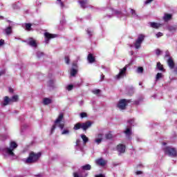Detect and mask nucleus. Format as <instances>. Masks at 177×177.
<instances>
[{
  "label": "nucleus",
  "mask_w": 177,
  "mask_h": 177,
  "mask_svg": "<svg viewBox=\"0 0 177 177\" xmlns=\"http://www.w3.org/2000/svg\"><path fill=\"white\" fill-rule=\"evenodd\" d=\"M70 133V131L67 129H65L62 131V135H68Z\"/></svg>",
  "instance_id": "nucleus-42"
},
{
  "label": "nucleus",
  "mask_w": 177,
  "mask_h": 177,
  "mask_svg": "<svg viewBox=\"0 0 177 177\" xmlns=\"http://www.w3.org/2000/svg\"><path fill=\"white\" fill-rule=\"evenodd\" d=\"M81 138L85 145V143H88V142H89V138H88V137H86V136H85V134H82L81 135Z\"/></svg>",
  "instance_id": "nucleus-21"
},
{
  "label": "nucleus",
  "mask_w": 177,
  "mask_h": 177,
  "mask_svg": "<svg viewBox=\"0 0 177 177\" xmlns=\"http://www.w3.org/2000/svg\"><path fill=\"white\" fill-rule=\"evenodd\" d=\"M156 54L158 56H160V55H161V50H160V49L156 50Z\"/></svg>",
  "instance_id": "nucleus-44"
},
{
  "label": "nucleus",
  "mask_w": 177,
  "mask_h": 177,
  "mask_svg": "<svg viewBox=\"0 0 177 177\" xmlns=\"http://www.w3.org/2000/svg\"><path fill=\"white\" fill-rule=\"evenodd\" d=\"M92 127V122L87 121L86 122L80 123L77 122L75 124L73 129L75 131H78V129H83V131H86V129Z\"/></svg>",
  "instance_id": "nucleus-3"
},
{
  "label": "nucleus",
  "mask_w": 177,
  "mask_h": 177,
  "mask_svg": "<svg viewBox=\"0 0 177 177\" xmlns=\"http://www.w3.org/2000/svg\"><path fill=\"white\" fill-rule=\"evenodd\" d=\"M28 44L30 46H32V48H37V41H35V40L32 39V38H30Z\"/></svg>",
  "instance_id": "nucleus-15"
},
{
  "label": "nucleus",
  "mask_w": 177,
  "mask_h": 177,
  "mask_svg": "<svg viewBox=\"0 0 177 177\" xmlns=\"http://www.w3.org/2000/svg\"><path fill=\"white\" fill-rule=\"evenodd\" d=\"M131 13L133 17L138 19V14H136V11L135 10L131 9Z\"/></svg>",
  "instance_id": "nucleus-26"
},
{
  "label": "nucleus",
  "mask_w": 177,
  "mask_h": 177,
  "mask_svg": "<svg viewBox=\"0 0 177 177\" xmlns=\"http://www.w3.org/2000/svg\"><path fill=\"white\" fill-rule=\"evenodd\" d=\"M16 149H17V143L15 141H12L10 142L9 147L1 149L0 151L5 158H8V157L16 158V156L15 155V150H16Z\"/></svg>",
  "instance_id": "nucleus-1"
},
{
  "label": "nucleus",
  "mask_w": 177,
  "mask_h": 177,
  "mask_svg": "<svg viewBox=\"0 0 177 177\" xmlns=\"http://www.w3.org/2000/svg\"><path fill=\"white\" fill-rule=\"evenodd\" d=\"M157 68H158V70H160V71H164V66H162V65L161 64V63L158 62L157 63Z\"/></svg>",
  "instance_id": "nucleus-29"
},
{
  "label": "nucleus",
  "mask_w": 177,
  "mask_h": 177,
  "mask_svg": "<svg viewBox=\"0 0 177 177\" xmlns=\"http://www.w3.org/2000/svg\"><path fill=\"white\" fill-rule=\"evenodd\" d=\"M41 157V152L35 153L34 151H31L29 153V156L24 160L26 164H32L34 162H37L39 158Z\"/></svg>",
  "instance_id": "nucleus-2"
},
{
  "label": "nucleus",
  "mask_w": 177,
  "mask_h": 177,
  "mask_svg": "<svg viewBox=\"0 0 177 177\" xmlns=\"http://www.w3.org/2000/svg\"><path fill=\"white\" fill-rule=\"evenodd\" d=\"M65 62L66 64H70V57L68 56L65 57Z\"/></svg>",
  "instance_id": "nucleus-36"
},
{
  "label": "nucleus",
  "mask_w": 177,
  "mask_h": 177,
  "mask_svg": "<svg viewBox=\"0 0 177 177\" xmlns=\"http://www.w3.org/2000/svg\"><path fill=\"white\" fill-rule=\"evenodd\" d=\"M31 24H26L25 30H26V31H31Z\"/></svg>",
  "instance_id": "nucleus-28"
},
{
  "label": "nucleus",
  "mask_w": 177,
  "mask_h": 177,
  "mask_svg": "<svg viewBox=\"0 0 177 177\" xmlns=\"http://www.w3.org/2000/svg\"><path fill=\"white\" fill-rule=\"evenodd\" d=\"M145 41V35H138V39L136 40L135 43V48L136 49H139L140 48V45H142V43Z\"/></svg>",
  "instance_id": "nucleus-7"
},
{
  "label": "nucleus",
  "mask_w": 177,
  "mask_h": 177,
  "mask_svg": "<svg viewBox=\"0 0 177 177\" xmlns=\"http://www.w3.org/2000/svg\"><path fill=\"white\" fill-rule=\"evenodd\" d=\"M53 84H55V80H50V81H48L49 86H53Z\"/></svg>",
  "instance_id": "nucleus-38"
},
{
  "label": "nucleus",
  "mask_w": 177,
  "mask_h": 177,
  "mask_svg": "<svg viewBox=\"0 0 177 177\" xmlns=\"http://www.w3.org/2000/svg\"><path fill=\"white\" fill-rule=\"evenodd\" d=\"M133 120H129V123H130L131 125H132L133 124Z\"/></svg>",
  "instance_id": "nucleus-56"
},
{
  "label": "nucleus",
  "mask_w": 177,
  "mask_h": 177,
  "mask_svg": "<svg viewBox=\"0 0 177 177\" xmlns=\"http://www.w3.org/2000/svg\"><path fill=\"white\" fill-rule=\"evenodd\" d=\"M168 30L171 32H175L177 30V27H176V26H170L168 27Z\"/></svg>",
  "instance_id": "nucleus-20"
},
{
  "label": "nucleus",
  "mask_w": 177,
  "mask_h": 177,
  "mask_svg": "<svg viewBox=\"0 0 177 177\" xmlns=\"http://www.w3.org/2000/svg\"><path fill=\"white\" fill-rule=\"evenodd\" d=\"M62 120H63V113L59 114L57 120H55V124L53 126L51 129V133H53V131L56 129V125L63 129L64 128V123H62Z\"/></svg>",
  "instance_id": "nucleus-4"
},
{
  "label": "nucleus",
  "mask_w": 177,
  "mask_h": 177,
  "mask_svg": "<svg viewBox=\"0 0 177 177\" xmlns=\"http://www.w3.org/2000/svg\"><path fill=\"white\" fill-rule=\"evenodd\" d=\"M111 11L112 12V14L114 15H121V12L120 11H117V10H111Z\"/></svg>",
  "instance_id": "nucleus-35"
},
{
  "label": "nucleus",
  "mask_w": 177,
  "mask_h": 177,
  "mask_svg": "<svg viewBox=\"0 0 177 177\" xmlns=\"http://www.w3.org/2000/svg\"><path fill=\"white\" fill-rule=\"evenodd\" d=\"M3 74H5V71H0V77L1 75H3Z\"/></svg>",
  "instance_id": "nucleus-53"
},
{
  "label": "nucleus",
  "mask_w": 177,
  "mask_h": 177,
  "mask_svg": "<svg viewBox=\"0 0 177 177\" xmlns=\"http://www.w3.org/2000/svg\"><path fill=\"white\" fill-rule=\"evenodd\" d=\"M139 85H142V83H139Z\"/></svg>",
  "instance_id": "nucleus-62"
},
{
  "label": "nucleus",
  "mask_w": 177,
  "mask_h": 177,
  "mask_svg": "<svg viewBox=\"0 0 177 177\" xmlns=\"http://www.w3.org/2000/svg\"><path fill=\"white\" fill-rule=\"evenodd\" d=\"M96 138H97V139H100L101 140H103V134L99 133V134H97Z\"/></svg>",
  "instance_id": "nucleus-39"
},
{
  "label": "nucleus",
  "mask_w": 177,
  "mask_h": 177,
  "mask_svg": "<svg viewBox=\"0 0 177 177\" xmlns=\"http://www.w3.org/2000/svg\"><path fill=\"white\" fill-rule=\"evenodd\" d=\"M138 73H143V68L142 67H139L137 69Z\"/></svg>",
  "instance_id": "nucleus-46"
},
{
  "label": "nucleus",
  "mask_w": 177,
  "mask_h": 177,
  "mask_svg": "<svg viewBox=\"0 0 177 177\" xmlns=\"http://www.w3.org/2000/svg\"><path fill=\"white\" fill-rule=\"evenodd\" d=\"M10 100H11V103L17 102V100H19V95H13L12 98H10Z\"/></svg>",
  "instance_id": "nucleus-24"
},
{
  "label": "nucleus",
  "mask_w": 177,
  "mask_h": 177,
  "mask_svg": "<svg viewBox=\"0 0 177 177\" xmlns=\"http://www.w3.org/2000/svg\"><path fill=\"white\" fill-rule=\"evenodd\" d=\"M95 162L97 165H100V167H104V165L107 164V161L104 160V159L102 158L96 160Z\"/></svg>",
  "instance_id": "nucleus-10"
},
{
  "label": "nucleus",
  "mask_w": 177,
  "mask_h": 177,
  "mask_svg": "<svg viewBox=\"0 0 177 177\" xmlns=\"http://www.w3.org/2000/svg\"><path fill=\"white\" fill-rule=\"evenodd\" d=\"M3 31L6 34V35H10L13 32V31L12 30V26H9L6 28L3 29Z\"/></svg>",
  "instance_id": "nucleus-12"
},
{
  "label": "nucleus",
  "mask_w": 177,
  "mask_h": 177,
  "mask_svg": "<svg viewBox=\"0 0 177 177\" xmlns=\"http://www.w3.org/2000/svg\"><path fill=\"white\" fill-rule=\"evenodd\" d=\"M160 78H162V73H158L156 77V81H158V80H160Z\"/></svg>",
  "instance_id": "nucleus-30"
},
{
  "label": "nucleus",
  "mask_w": 177,
  "mask_h": 177,
  "mask_svg": "<svg viewBox=\"0 0 177 177\" xmlns=\"http://www.w3.org/2000/svg\"><path fill=\"white\" fill-rule=\"evenodd\" d=\"M129 102V100L125 99L121 100L118 104V109L120 110H125V107H127V104H128Z\"/></svg>",
  "instance_id": "nucleus-8"
},
{
  "label": "nucleus",
  "mask_w": 177,
  "mask_h": 177,
  "mask_svg": "<svg viewBox=\"0 0 177 177\" xmlns=\"http://www.w3.org/2000/svg\"><path fill=\"white\" fill-rule=\"evenodd\" d=\"M87 34H88L90 37H92V35H93V32L92 31V30L88 29V30H87Z\"/></svg>",
  "instance_id": "nucleus-41"
},
{
  "label": "nucleus",
  "mask_w": 177,
  "mask_h": 177,
  "mask_svg": "<svg viewBox=\"0 0 177 177\" xmlns=\"http://www.w3.org/2000/svg\"><path fill=\"white\" fill-rule=\"evenodd\" d=\"M142 174H143V171H138L136 172V175H142Z\"/></svg>",
  "instance_id": "nucleus-50"
},
{
  "label": "nucleus",
  "mask_w": 177,
  "mask_h": 177,
  "mask_svg": "<svg viewBox=\"0 0 177 177\" xmlns=\"http://www.w3.org/2000/svg\"><path fill=\"white\" fill-rule=\"evenodd\" d=\"M104 80V75L102 74L101 75V81H103Z\"/></svg>",
  "instance_id": "nucleus-55"
},
{
  "label": "nucleus",
  "mask_w": 177,
  "mask_h": 177,
  "mask_svg": "<svg viewBox=\"0 0 177 177\" xmlns=\"http://www.w3.org/2000/svg\"><path fill=\"white\" fill-rule=\"evenodd\" d=\"M169 56H170L169 52V51H166L165 57H169Z\"/></svg>",
  "instance_id": "nucleus-49"
},
{
  "label": "nucleus",
  "mask_w": 177,
  "mask_h": 177,
  "mask_svg": "<svg viewBox=\"0 0 177 177\" xmlns=\"http://www.w3.org/2000/svg\"><path fill=\"white\" fill-rule=\"evenodd\" d=\"M127 65L123 68L120 69L119 73L115 77V80H121V78H124L127 75Z\"/></svg>",
  "instance_id": "nucleus-6"
},
{
  "label": "nucleus",
  "mask_w": 177,
  "mask_h": 177,
  "mask_svg": "<svg viewBox=\"0 0 177 177\" xmlns=\"http://www.w3.org/2000/svg\"><path fill=\"white\" fill-rule=\"evenodd\" d=\"M91 168V165H86L82 167V169H84V171H90Z\"/></svg>",
  "instance_id": "nucleus-25"
},
{
  "label": "nucleus",
  "mask_w": 177,
  "mask_h": 177,
  "mask_svg": "<svg viewBox=\"0 0 177 177\" xmlns=\"http://www.w3.org/2000/svg\"><path fill=\"white\" fill-rule=\"evenodd\" d=\"M73 87H74V86L71 84V85H68V86L66 87V89H67V91H72V89H73Z\"/></svg>",
  "instance_id": "nucleus-43"
},
{
  "label": "nucleus",
  "mask_w": 177,
  "mask_h": 177,
  "mask_svg": "<svg viewBox=\"0 0 177 177\" xmlns=\"http://www.w3.org/2000/svg\"><path fill=\"white\" fill-rule=\"evenodd\" d=\"M163 145H167V143H165V142H163Z\"/></svg>",
  "instance_id": "nucleus-61"
},
{
  "label": "nucleus",
  "mask_w": 177,
  "mask_h": 177,
  "mask_svg": "<svg viewBox=\"0 0 177 177\" xmlns=\"http://www.w3.org/2000/svg\"><path fill=\"white\" fill-rule=\"evenodd\" d=\"M171 17H172V15L169 14H165V16L163 17V19L165 21H168V20H171Z\"/></svg>",
  "instance_id": "nucleus-23"
},
{
  "label": "nucleus",
  "mask_w": 177,
  "mask_h": 177,
  "mask_svg": "<svg viewBox=\"0 0 177 177\" xmlns=\"http://www.w3.org/2000/svg\"><path fill=\"white\" fill-rule=\"evenodd\" d=\"M3 44H5V40L4 39H1L0 40V46H2V45H3Z\"/></svg>",
  "instance_id": "nucleus-48"
},
{
  "label": "nucleus",
  "mask_w": 177,
  "mask_h": 177,
  "mask_svg": "<svg viewBox=\"0 0 177 177\" xmlns=\"http://www.w3.org/2000/svg\"><path fill=\"white\" fill-rule=\"evenodd\" d=\"M93 93H94V95H99L100 93V89L93 90Z\"/></svg>",
  "instance_id": "nucleus-32"
},
{
  "label": "nucleus",
  "mask_w": 177,
  "mask_h": 177,
  "mask_svg": "<svg viewBox=\"0 0 177 177\" xmlns=\"http://www.w3.org/2000/svg\"><path fill=\"white\" fill-rule=\"evenodd\" d=\"M73 66H75V64H73Z\"/></svg>",
  "instance_id": "nucleus-63"
},
{
  "label": "nucleus",
  "mask_w": 177,
  "mask_h": 177,
  "mask_svg": "<svg viewBox=\"0 0 177 177\" xmlns=\"http://www.w3.org/2000/svg\"><path fill=\"white\" fill-rule=\"evenodd\" d=\"M0 19L3 20V16H0Z\"/></svg>",
  "instance_id": "nucleus-58"
},
{
  "label": "nucleus",
  "mask_w": 177,
  "mask_h": 177,
  "mask_svg": "<svg viewBox=\"0 0 177 177\" xmlns=\"http://www.w3.org/2000/svg\"><path fill=\"white\" fill-rule=\"evenodd\" d=\"M12 103V100L9 97L6 96L4 97L3 102L2 103V106H8V104H10Z\"/></svg>",
  "instance_id": "nucleus-11"
},
{
  "label": "nucleus",
  "mask_w": 177,
  "mask_h": 177,
  "mask_svg": "<svg viewBox=\"0 0 177 177\" xmlns=\"http://www.w3.org/2000/svg\"><path fill=\"white\" fill-rule=\"evenodd\" d=\"M44 37L46 44H49V39H52V38H55L56 35L50 34L48 32H46L44 33Z\"/></svg>",
  "instance_id": "nucleus-9"
},
{
  "label": "nucleus",
  "mask_w": 177,
  "mask_h": 177,
  "mask_svg": "<svg viewBox=\"0 0 177 177\" xmlns=\"http://www.w3.org/2000/svg\"><path fill=\"white\" fill-rule=\"evenodd\" d=\"M165 154L170 156V157H176V149L171 147H167L164 149Z\"/></svg>",
  "instance_id": "nucleus-5"
},
{
  "label": "nucleus",
  "mask_w": 177,
  "mask_h": 177,
  "mask_svg": "<svg viewBox=\"0 0 177 177\" xmlns=\"http://www.w3.org/2000/svg\"><path fill=\"white\" fill-rule=\"evenodd\" d=\"M83 103H84V102H83L82 101L80 102V104H83Z\"/></svg>",
  "instance_id": "nucleus-59"
},
{
  "label": "nucleus",
  "mask_w": 177,
  "mask_h": 177,
  "mask_svg": "<svg viewBox=\"0 0 177 177\" xmlns=\"http://www.w3.org/2000/svg\"><path fill=\"white\" fill-rule=\"evenodd\" d=\"M9 93H13V88H9Z\"/></svg>",
  "instance_id": "nucleus-54"
},
{
  "label": "nucleus",
  "mask_w": 177,
  "mask_h": 177,
  "mask_svg": "<svg viewBox=\"0 0 177 177\" xmlns=\"http://www.w3.org/2000/svg\"><path fill=\"white\" fill-rule=\"evenodd\" d=\"M124 133L127 136H131V135H132V129H131V128H127L126 131H124Z\"/></svg>",
  "instance_id": "nucleus-22"
},
{
  "label": "nucleus",
  "mask_w": 177,
  "mask_h": 177,
  "mask_svg": "<svg viewBox=\"0 0 177 177\" xmlns=\"http://www.w3.org/2000/svg\"><path fill=\"white\" fill-rule=\"evenodd\" d=\"M52 103V100L50 98H44L43 100V104L46 106L48 104H50Z\"/></svg>",
  "instance_id": "nucleus-19"
},
{
  "label": "nucleus",
  "mask_w": 177,
  "mask_h": 177,
  "mask_svg": "<svg viewBox=\"0 0 177 177\" xmlns=\"http://www.w3.org/2000/svg\"><path fill=\"white\" fill-rule=\"evenodd\" d=\"M149 26L152 28H160V27H161V24H160L158 23H156V22H150Z\"/></svg>",
  "instance_id": "nucleus-16"
},
{
  "label": "nucleus",
  "mask_w": 177,
  "mask_h": 177,
  "mask_svg": "<svg viewBox=\"0 0 177 177\" xmlns=\"http://www.w3.org/2000/svg\"><path fill=\"white\" fill-rule=\"evenodd\" d=\"M151 2H153V0H147L145 1V3H146V5H147L148 3H151Z\"/></svg>",
  "instance_id": "nucleus-52"
},
{
  "label": "nucleus",
  "mask_w": 177,
  "mask_h": 177,
  "mask_svg": "<svg viewBox=\"0 0 177 177\" xmlns=\"http://www.w3.org/2000/svg\"><path fill=\"white\" fill-rule=\"evenodd\" d=\"M156 37H157V38H160V37H162V32H158L157 34H156Z\"/></svg>",
  "instance_id": "nucleus-47"
},
{
  "label": "nucleus",
  "mask_w": 177,
  "mask_h": 177,
  "mask_svg": "<svg viewBox=\"0 0 177 177\" xmlns=\"http://www.w3.org/2000/svg\"><path fill=\"white\" fill-rule=\"evenodd\" d=\"M37 56L39 58L42 57V56H44V53L39 51V52L37 53Z\"/></svg>",
  "instance_id": "nucleus-37"
},
{
  "label": "nucleus",
  "mask_w": 177,
  "mask_h": 177,
  "mask_svg": "<svg viewBox=\"0 0 177 177\" xmlns=\"http://www.w3.org/2000/svg\"><path fill=\"white\" fill-rule=\"evenodd\" d=\"M168 66L170 68H174L175 67V63H174V59H172V57H169L167 60Z\"/></svg>",
  "instance_id": "nucleus-13"
},
{
  "label": "nucleus",
  "mask_w": 177,
  "mask_h": 177,
  "mask_svg": "<svg viewBox=\"0 0 177 177\" xmlns=\"http://www.w3.org/2000/svg\"><path fill=\"white\" fill-rule=\"evenodd\" d=\"M59 5H60L61 8H64V3H63V1L62 0H57Z\"/></svg>",
  "instance_id": "nucleus-40"
},
{
  "label": "nucleus",
  "mask_w": 177,
  "mask_h": 177,
  "mask_svg": "<svg viewBox=\"0 0 177 177\" xmlns=\"http://www.w3.org/2000/svg\"><path fill=\"white\" fill-rule=\"evenodd\" d=\"M118 151H119L120 153H125V146H124L123 145H118Z\"/></svg>",
  "instance_id": "nucleus-17"
},
{
  "label": "nucleus",
  "mask_w": 177,
  "mask_h": 177,
  "mask_svg": "<svg viewBox=\"0 0 177 177\" xmlns=\"http://www.w3.org/2000/svg\"><path fill=\"white\" fill-rule=\"evenodd\" d=\"M105 138L106 139H113V134L111 133H106Z\"/></svg>",
  "instance_id": "nucleus-31"
},
{
  "label": "nucleus",
  "mask_w": 177,
  "mask_h": 177,
  "mask_svg": "<svg viewBox=\"0 0 177 177\" xmlns=\"http://www.w3.org/2000/svg\"><path fill=\"white\" fill-rule=\"evenodd\" d=\"M74 177H82V174L81 173L75 172L73 174Z\"/></svg>",
  "instance_id": "nucleus-34"
},
{
  "label": "nucleus",
  "mask_w": 177,
  "mask_h": 177,
  "mask_svg": "<svg viewBox=\"0 0 177 177\" xmlns=\"http://www.w3.org/2000/svg\"><path fill=\"white\" fill-rule=\"evenodd\" d=\"M79 3L81 5L82 8H86V4L88 3V0H79Z\"/></svg>",
  "instance_id": "nucleus-18"
},
{
  "label": "nucleus",
  "mask_w": 177,
  "mask_h": 177,
  "mask_svg": "<svg viewBox=\"0 0 177 177\" xmlns=\"http://www.w3.org/2000/svg\"><path fill=\"white\" fill-rule=\"evenodd\" d=\"M95 177H104V175H103V174H100V175L95 176Z\"/></svg>",
  "instance_id": "nucleus-57"
},
{
  "label": "nucleus",
  "mask_w": 177,
  "mask_h": 177,
  "mask_svg": "<svg viewBox=\"0 0 177 177\" xmlns=\"http://www.w3.org/2000/svg\"><path fill=\"white\" fill-rule=\"evenodd\" d=\"M80 143H81V140H77L76 146H80Z\"/></svg>",
  "instance_id": "nucleus-51"
},
{
  "label": "nucleus",
  "mask_w": 177,
  "mask_h": 177,
  "mask_svg": "<svg viewBox=\"0 0 177 177\" xmlns=\"http://www.w3.org/2000/svg\"><path fill=\"white\" fill-rule=\"evenodd\" d=\"M87 60L88 62V63L92 64V63H95V57H93V54H88V57H87Z\"/></svg>",
  "instance_id": "nucleus-14"
},
{
  "label": "nucleus",
  "mask_w": 177,
  "mask_h": 177,
  "mask_svg": "<svg viewBox=\"0 0 177 177\" xmlns=\"http://www.w3.org/2000/svg\"><path fill=\"white\" fill-rule=\"evenodd\" d=\"M8 23H12V21H8Z\"/></svg>",
  "instance_id": "nucleus-60"
},
{
  "label": "nucleus",
  "mask_w": 177,
  "mask_h": 177,
  "mask_svg": "<svg viewBox=\"0 0 177 177\" xmlns=\"http://www.w3.org/2000/svg\"><path fill=\"white\" fill-rule=\"evenodd\" d=\"M77 69H74V68L71 69V77H75V75L77 74Z\"/></svg>",
  "instance_id": "nucleus-27"
},
{
  "label": "nucleus",
  "mask_w": 177,
  "mask_h": 177,
  "mask_svg": "<svg viewBox=\"0 0 177 177\" xmlns=\"http://www.w3.org/2000/svg\"><path fill=\"white\" fill-rule=\"evenodd\" d=\"M102 140L100 138H95V143H97V145H100V143H102Z\"/></svg>",
  "instance_id": "nucleus-33"
},
{
  "label": "nucleus",
  "mask_w": 177,
  "mask_h": 177,
  "mask_svg": "<svg viewBox=\"0 0 177 177\" xmlns=\"http://www.w3.org/2000/svg\"><path fill=\"white\" fill-rule=\"evenodd\" d=\"M80 117L81 118H85V117H86V113H80Z\"/></svg>",
  "instance_id": "nucleus-45"
}]
</instances>
